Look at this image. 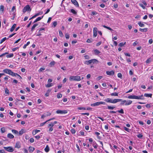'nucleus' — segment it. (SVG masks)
I'll return each instance as SVG.
<instances>
[{
  "instance_id": "6e6552de",
  "label": "nucleus",
  "mask_w": 153,
  "mask_h": 153,
  "mask_svg": "<svg viewBox=\"0 0 153 153\" xmlns=\"http://www.w3.org/2000/svg\"><path fill=\"white\" fill-rule=\"evenodd\" d=\"M106 73L107 74L110 76H113L114 74V72L113 71H107Z\"/></svg>"
},
{
  "instance_id": "412c9836",
  "label": "nucleus",
  "mask_w": 153,
  "mask_h": 153,
  "mask_svg": "<svg viewBox=\"0 0 153 153\" xmlns=\"http://www.w3.org/2000/svg\"><path fill=\"white\" fill-rule=\"evenodd\" d=\"M16 24H14L13 25L12 27H11V28L10 29V31L11 32H13L15 28L16 27Z\"/></svg>"
},
{
  "instance_id": "680f3d73",
  "label": "nucleus",
  "mask_w": 153,
  "mask_h": 153,
  "mask_svg": "<svg viewBox=\"0 0 153 153\" xmlns=\"http://www.w3.org/2000/svg\"><path fill=\"white\" fill-rule=\"evenodd\" d=\"M93 146L96 149L97 147V144H96V143H94L93 144Z\"/></svg>"
},
{
  "instance_id": "f8f14e48",
  "label": "nucleus",
  "mask_w": 153,
  "mask_h": 153,
  "mask_svg": "<svg viewBox=\"0 0 153 153\" xmlns=\"http://www.w3.org/2000/svg\"><path fill=\"white\" fill-rule=\"evenodd\" d=\"M15 147L18 149L20 148L21 147L20 142H17L16 143L15 145Z\"/></svg>"
},
{
  "instance_id": "4be33fe9",
  "label": "nucleus",
  "mask_w": 153,
  "mask_h": 153,
  "mask_svg": "<svg viewBox=\"0 0 153 153\" xmlns=\"http://www.w3.org/2000/svg\"><path fill=\"white\" fill-rule=\"evenodd\" d=\"M40 131V130H33L32 132V134L33 135H35L36 134V133H38Z\"/></svg>"
},
{
  "instance_id": "5701e85b",
  "label": "nucleus",
  "mask_w": 153,
  "mask_h": 153,
  "mask_svg": "<svg viewBox=\"0 0 153 153\" xmlns=\"http://www.w3.org/2000/svg\"><path fill=\"white\" fill-rule=\"evenodd\" d=\"M152 96V94H145L144 96L147 97H150L151 98Z\"/></svg>"
},
{
  "instance_id": "f3484780",
  "label": "nucleus",
  "mask_w": 153,
  "mask_h": 153,
  "mask_svg": "<svg viewBox=\"0 0 153 153\" xmlns=\"http://www.w3.org/2000/svg\"><path fill=\"white\" fill-rule=\"evenodd\" d=\"M92 63V59L89 60L88 61H85L84 62V64H85L88 65Z\"/></svg>"
},
{
  "instance_id": "864d4df0",
  "label": "nucleus",
  "mask_w": 153,
  "mask_h": 153,
  "mask_svg": "<svg viewBox=\"0 0 153 153\" xmlns=\"http://www.w3.org/2000/svg\"><path fill=\"white\" fill-rule=\"evenodd\" d=\"M62 97V95L61 94H58L57 95V97L58 98H60Z\"/></svg>"
},
{
  "instance_id": "e2e57ef3",
  "label": "nucleus",
  "mask_w": 153,
  "mask_h": 153,
  "mask_svg": "<svg viewBox=\"0 0 153 153\" xmlns=\"http://www.w3.org/2000/svg\"><path fill=\"white\" fill-rule=\"evenodd\" d=\"M137 136L140 138H142L143 137V135L140 134H139L137 135Z\"/></svg>"
},
{
  "instance_id": "c9c22d12",
  "label": "nucleus",
  "mask_w": 153,
  "mask_h": 153,
  "mask_svg": "<svg viewBox=\"0 0 153 153\" xmlns=\"http://www.w3.org/2000/svg\"><path fill=\"white\" fill-rule=\"evenodd\" d=\"M13 56V54L12 53H10L8 55H7L6 56V57L7 58H10L12 57Z\"/></svg>"
},
{
  "instance_id": "052dcab7",
  "label": "nucleus",
  "mask_w": 153,
  "mask_h": 153,
  "mask_svg": "<svg viewBox=\"0 0 153 153\" xmlns=\"http://www.w3.org/2000/svg\"><path fill=\"white\" fill-rule=\"evenodd\" d=\"M55 62L54 61H52L50 63V65H51V66H52V65H55Z\"/></svg>"
},
{
  "instance_id": "473e14b6",
  "label": "nucleus",
  "mask_w": 153,
  "mask_h": 153,
  "mask_svg": "<svg viewBox=\"0 0 153 153\" xmlns=\"http://www.w3.org/2000/svg\"><path fill=\"white\" fill-rule=\"evenodd\" d=\"M94 52L96 54H98L100 53V51L97 49L94 50Z\"/></svg>"
},
{
  "instance_id": "338daca9",
  "label": "nucleus",
  "mask_w": 153,
  "mask_h": 153,
  "mask_svg": "<svg viewBox=\"0 0 153 153\" xmlns=\"http://www.w3.org/2000/svg\"><path fill=\"white\" fill-rule=\"evenodd\" d=\"M34 139L33 138H30V141L31 143H33L34 142Z\"/></svg>"
},
{
  "instance_id": "c03bdc74",
  "label": "nucleus",
  "mask_w": 153,
  "mask_h": 153,
  "mask_svg": "<svg viewBox=\"0 0 153 153\" xmlns=\"http://www.w3.org/2000/svg\"><path fill=\"white\" fill-rule=\"evenodd\" d=\"M92 63H97L98 62V61L96 59H92Z\"/></svg>"
},
{
  "instance_id": "f03ea898",
  "label": "nucleus",
  "mask_w": 153,
  "mask_h": 153,
  "mask_svg": "<svg viewBox=\"0 0 153 153\" xmlns=\"http://www.w3.org/2000/svg\"><path fill=\"white\" fill-rule=\"evenodd\" d=\"M105 103L104 102H97L95 103H94L93 104H91V106H98L100 105L101 104H103L105 105Z\"/></svg>"
},
{
  "instance_id": "7ed1b4c3",
  "label": "nucleus",
  "mask_w": 153,
  "mask_h": 153,
  "mask_svg": "<svg viewBox=\"0 0 153 153\" xmlns=\"http://www.w3.org/2000/svg\"><path fill=\"white\" fill-rule=\"evenodd\" d=\"M3 72L4 73L7 74H8L12 76V74L13 73V72L10 69H5L3 70Z\"/></svg>"
},
{
  "instance_id": "393cba45",
  "label": "nucleus",
  "mask_w": 153,
  "mask_h": 153,
  "mask_svg": "<svg viewBox=\"0 0 153 153\" xmlns=\"http://www.w3.org/2000/svg\"><path fill=\"white\" fill-rule=\"evenodd\" d=\"M49 150H50L49 148L48 145H47L46 146V147L45 149V152H48L49 151Z\"/></svg>"
},
{
  "instance_id": "aec40b11",
  "label": "nucleus",
  "mask_w": 153,
  "mask_h": 153,
  "mask_svg": "<svg viewBox=\"0 0 153 153\" xmlns=\"http://www.w3.org/2000/svg\"><path fill=\"white\" fill-rule=\"evenodd\" d=\"M12 76H18L19 77H20V79H22V77L21 76L19 75L18 74L16 73H14L13 72L12 73Z\"/></svg>"
},
{
  "instance_id": "0e129e2a",
  "label": "nucleus",
  "mask_w": 153,
  "mask_h": 153,
  "mask_svg": "<svg viewBox=\"0 0 153 153\" xmlns=\"http://www.w3.org/2000/svg\"><path fill=\"white\" fill-rule=\"evenodd\" d=\"M53 25L54 27H55L57 25V22L56 21H54L53 23Z\"/></svg>"
},
{
  "instance_id": "f704fd0d",
  "label": "nucleus",
  "mask_w": 153,
  "mask_h": 153,
  "mask_svg": "<svg viewBox=\"0 0 153 153\" xmlns=\"http://www.w3.org/2000/svg\"><path fill=\"white\" fill-rule=\"evenodd\" d=\"M93 41L92 39H88L86 41V42L88 43H91Z\"/></svg>"
},
{
  "instance_id": "4468645a",
  "label": "nucleus",
  "mask_w": 153,
  "mask_h": 153,
  "mask_svg": "<svg viewBox=\"0 0 153 153\" xmlns=\"http://www.w3.org/2000/svg\"><path fill=\"white\" fill-rule=\"evenodd\" d=\"M43 16L41 17H38L34 21V22H33V23H35L38 21H40V20H41V19H42L43 17Z\"/></svg>"
},
{
  "instance_id": "2f4dec72",
  "label": "nucleus",
  "mask_w": 153,
  "mask_h": 153,
  "mask_svg": "<svg viewBox=\"0 0 153 153\" xmlns=\"http://www.w3.org/2000/svg\"><path fill=\"white\" fill-rule=\"evenodd\" d=\"M102 26L105 28H106V29H108L110 30H111V31H112V30H113L111 28H110V27H107L105 25H102Z\"/></svg>"
},
{
  "instance_id": "09e8293b",
  "label": "nucleus",
  "mask_w": 153,
  "mask_h": 153,
  "mask_svg": "<svg viewBox=\"0 0 153 153\" xmlns=\"http://www.w3.org/2000/svg\"><path fill=\"white\" fill-rule=\"evenodd\" d=\"M118 93L116 92H114V93H112L111 94V95L112 96H118Z\"/></svg>"
},
{
  "instance_id": "7c9ffc66",
  "label": "nucleus",
  "mask_w": 153,
  "mask_h": 153,
  "mask_svg": "<svg viewBox=\"0 0 153 153\" xmlns=\"http://www.w3.org/2000/svg\"><path fill=\"white\" fill-rule=\"evenodd\" d=\"M115 106H108L107 108L109 110H113L114 108H115Z\"/></svg>"
},
{
  "instance_id": "de8ad7c7",
  "label": "nucleus",
  "mask_w": 153,
  "mask_h": 153,
  "mask_svg": "<svg viewBox=\"0 0 153 153\" xmlns=\"http://www.w3.org/2000/svg\"><path fill=\"white\" fill-rule=\"evenodd\" d=\"M5 93L9 95V90L7 88H6L5 89Z\"/></svg>"
},
{
  "instance_id": "37998d69",
  "label": "nucleus",
  "mask_w": 153,
  "mask_h": 153,
  "mask_svg": "<svg viewBox=\"0 0 153 153\" xmlns=\"http://www.w3.org/2000/svg\"><path fill=\"white\" fill-rule=\"evenodd\" d=\"M0 10L1 11H2V12H3L4 9V7L2 5L0 6Z\"/></svg>"
},
{
  "instance_id": "cd10ccee",
  "label": "nucleus",
  "mask_w": 153,
  "mask_h": 153,
  "mask_svg": "<svg viewBox=\"0 0 153 153\" xmlns=\"http://www.w3.org/2000/svg\"><path fill=\"white\" fill-rule=\"evenodd\" d=\"M152 60V59L151 58H149L146 61V64H149L150 63Z\"/></svg>"
},
{
  "instance_id": "4d7b16f0",
  "label": "nucleus",
  "mask_w": 153,
  "mask_h": 153,
  "mask_svg": "<svg viewBox=\"0 0 153 153\" xmlns=\"http://www.w3.org/2000/svg\"><path fill=\"white\" fill-rule=\"evenodd\" d=\"M65 37L66 39H69L70 36L68 33H67L65 35Z\"/></svg>"
},
{
  "instance_id": "5fc2aeb1",
  "label": "nucleus",
  "mask_w": 153,
  "mask_h": 153,
  "mask_svg": "<svg viewBox=\"0 0 153 153\" xmlns=\"http://www.w3.org/2000/svg\"><path fill=\"white\" fill-rule=\"evenodd\" d=\"M8 53V52H6L4 53H3L2 54L0 55V57H1L4 56L5 55H6Z\"/></svg>"
},
{
  "instance_id": "a19ab883",
  "label": "nucleus",
  "mask_w": 153,
  "mask_h": 153,
  "mask_svg": "<svg viewBox=\"0 0 153 153\" xmlns=\"http://www.w3.org/2000/svg\"><path fill=\"white\" fill-rule=\"evenodd\" d=\"M1 131L2 133H4L6 131L5 128L4 127L1 128Z\"/></svg>"
},
{
  "instance_id": "13d9d810",
  "label": "nucleus",
  "mask_w": 153,
  "mask_h": 153,
  "mask_svg": "<svg viewBox=\"0 0 153 153\" xmlns=\"http://www.w3.org/2000/svg\"><path fill=\"white\" fill-rule=\"evenodd\" d=\"M78 109L79 110H86V109L84 107H78Z\"/></svg>"
},
{
  "instance_id": "774afa93",
  "label": "nucleus",
  "mask_w": 153,
  "mask_h": 153,
  "mask_svg": "<svg viewBox=\"0 0 153 153\" xmlns=\"http://www.w3.org/2000/svg\"><path fill=\"white\" fill-rule=\"evenodd\" d=\"M23 150L24 153H28L27 150L26 148L24 149Z\"/></svg>"
},
{
  "instance_id": "b1692460",
  "label": "nucleus",
  "mask_w": 153,
  "mask_h": 153,
  "mask_svg": "<svg viewBox=\"0 0 153 153\" xmlns=\"http://www.w3.org/2000/svg\"><path fill=\"white\" fill-rule=\"evenodd\" d=\"M143 95H142L140 96H137V97H136L137 99H141V100H144V98L143 97Z\"/></svg>"
},
{
  "instance_id": "1a4fd4ad",
  "label": "nucleus",
  "mask_w": 153,
  "mask_h": 153,
  "mask_svg": "<svg viewBox=\"0 0 153 153\" xmlns=\"http://www.w3.org/2000/svg\"><path fill=\"white\" fill-rule=\"evenodd\" d=\"M25 10L26 11H30L31 10V9L29 5H27L24 7V10Z\"/></svg>"
},
{
  "instance_id": "dca6fc26",
  "label": "nucleus",
  "mask_w": 153,
  "mask_h": 153,
  "mask_svg": "<svg viewBox=\"0 0 153 153\" xmlns=\"http://www.w3.org/2000/svg\"><path fill=\"white\" fill-rule=\"evenodd\" d=\"M132 102V101L131 100H128V101H126V102L125 105H130L131 104Z\"/></svg>"
},
{
  "instance_id": "58836bf2",
  "label": "nucleus",
  "mask_w": 153,
  "mask_h": 153,
  "mask_svg": "<svg viewBox=\"0 0 153 153\" xmlns=\"http://www.w3.org/2000/svg\"><path fill=\"white\" fill-rule=\"evenodd\" d=\"M71 12L73 14L76 15L77 14V12L73 9H71Z\"/></svg>"
},
{
  "instance_id": "c756f323",
  "label": "nucleus",
  "mask_w": 153,
  "mask_h": 153,
  "mask_svg": "<svg viewBox=\"0 0 153 153\" xmlns=\"http://www.w3.org/2000/svg\"><path fill=\"white\" fill-rule=\"evenodd\" d=\"M38 25V24H34L33 26H32L31 29V31H33V30L34 29L35 27L37 26Z\"/></svg>"
},
{
  "instance_id": "f257e3e1",
  "label": "nucleus",
  "mask_w": 153,
  "mask_h": 153,
  "mask_svg": "<svg viewBox=\"0 0 153 153\" xmlns=\"http://www.w3.org/2000/svg\"><path fill=\"white\" fill-rule=\"evenodd\" d=\"M80 77L79 76H71L69 78L70 81H77L80 80Z\"/></svg>"
},
{
  "instance_id": "603ef678",
  "label": "nucleus",
  "mask_w": 153,
  "mask_h": 153,
  "mask_svg": "<svg viewBox=\"0 0 153 153\" xmlns=\"http://www.w3.org/2000/svg\"><path fill=\"white\" fill-rule=\"evenodd\" d=\"M59 35L60 37H62L63 36V34L61 30L59 31Z\"/></svg>"
},
{
  "instance_id": "0eeeda50",
  "label": "nucleus",
  "mask_w": 153,
  "mask_h": 153,
  "mask_svg": "<svg viewBox=\"0 0 153 153\" xmlns=\"http://www.w3.org/2000/svg\"><path fill=\"white\" fill-rule=\"evenodd\" d=\"M122 101V99H114L113 100H112V103H116L117 102Z\"/></svg>"
},
{
  "instance_id": "e433bc0d",
  "label": "nucleus",
  "mask_w": 153,
  "mask_h": 153,
  "mask_svg": "<svg viewBox=\"0 0 153 153\" xmlns=\"http://www.w3.org/2000/svg\"><path fill=\"white\" fill-rule=\"evenodd\" d=\"M53 86V84L52 83H48L47 85H46L45 86L47 88H49Z\"/></svg>"
},
{
  "instance_id": "6ab92c4d",
  "label": "nucleus",
  "mask_w": 153,
  "mask_h": 153,
  "mask_svg": "<svg viewBox=\"0 0 153 153\" xmlns=\"http://www.w3.org/2000/svg\"><path fill=\"white\" fill-rule=\"evenodd\" d=\"M104 101L107 102H109L111 103L112 102V100L111 99L109 98H108L106 99H105Z\"/></svg>"
},
{
  "instance_id": "9b49d317",
  "label": "nucleus",
  "mask_w": 153,
  "mask_h": 153,
  "mask_svg": "<svg viewBox=\"0 0 153 153\" xmlns=\"http://www.w3.org/2000/svg\"><path fill=\"white\" fill-rule=\"evenodd\" d=\"M26 131L23 129H22L21 130L19 131V135H21L23 133H25Z\"/></svg>"
},
{
  "instance_id": "a18cd8bd",
  "label": "nucleus",
  "mask_w": 153,
  "mask_h": 153,
  "mask_svg": "<svg viewBox=\"0 0 153 153\" xmlns=\"http://www.w3.org/2000/svg\"><path fill=\"white\" fill-rule=\"evenodd\" d=\"M124 129L128 132H130V129L126 127H124Z\"/></svg>"
},
{
  "instance_id": "a211bd4d",
  "label": "nucleus",
  "mask_w": 153,
  "mask_h": 153,
  "mask_svg": "<svg viewBox=\"0 0 153 153\" xmlns=\"http://www.w3.org/2000/svg\"><path fill=\"white\" fill-rule=\"evenodd\" d=\"M35 150V148L31 146H30L29 148V150L30 152H33Z\"/></svg>"
},
{
  "instance_id": "4c0bfd02",
  "label": "nucleus",
  "mask_w": 153,
  "mask_h": 153,
  "mask_svg": "<svg viewBox=\"0 0 153 153\" xmlns=\"http://www.w3.org/2000/svg\"><path fill=\"white\" fill-rule=\"evenodd\" d=\"M126 44V42H125L124 43H123V42H121L118 45L119 46L121 47L124 46V45Z\"/></svg>"
},
{
  "instance_id": "6e6d98bb",
  "label": "nucleus",
  "mask_w": 153,
  "mask_h": 153,
  "mask_svg": "<svg viewBox=\"0 0 153 153\" xmlns=\"http://www.w3.org/2000/svg\"><path fill=\"white\" fill-rule=\"evenodd\" d=\"M121 102H122L120 103V105H123L126 102V100H122V101H121Z\"/></svg>"
},
{
  "instance_id": "9d476101",
  "label": "nucleus",
  "mask_w": 153,
  "mask_h": 153,
  "mask_svg": "<svg viewBox=\"0 0 153 153\" xmlns=\"http://www.w3.org/2000/svg\"><path fill=\"white\" fill-rule=\"evenodd\" d=\"M71 1L76 6H79V4L76 0H71Z\"/></svg>"
},
{
  "instance_id": "20e7f679",
  "label": "nucleus",
  "mask_w": 153,
  "mask_h": 153,
  "mask_svg": "<svg viewBox=\"0 0 153 153\" xmlns=\"http://www.w3.org/2000/svg\"><path fill=\"white\" fill-rule=\"evenodd\" d=\"M4 149L6 151L10 152H12L13 151L14 149L12 147L9 146L7 147H4Z\"/></svg>"
},
{
  "instance_id": "ea45409f",
  "label": "nucleus",
  "mask_w": 153,
  "mask_h": 153,
  "mask_svg": "<svg viewBox=\"0 0 153 153\" xmlns=\"http://www.w3.org/2000/svg\"><path fill=\"white\" fill-rule=\"evenodd\" d=\"M8 39V38H7V39ZM6 39H7V38L6 37H4L3 39H2L0 41V43L1 44L2 43L4 42Z\"/></svg>"
},
{
  "instance_id": "bb28decb",
  "label": "nucleus",
  "mask_w": 153,
  "mask_h": 153,
  "mask_svg": "<svg viewBox=\"0 0 153 153\" xmlns=\"http://www.w3.org/2000/svg\"><path fill=\"white\" fill-rule=\"evenodd\" d=\"M44 114L45 117H46L50 116L51 115V113L48 112L46 113H45Z\"/></svg>"
},
{
  "instance_id": "2eb2a0df",
  "label": "nucleus",
  "mask_w": 153,
  "mask_h": 153,
  "mask_svg": "<svg viewBox=\"0 0 153 153\" xmlns=\"http://www.w3.org/2000/svg\"><path fill=\"white\" fill-rule=\"evenodd\" d=\"M7 137L10 139H12L14 137V136L11 133L8 134L7 135Z\"/></svg>"
},
{
  "instance_id": "c85d7f7f",
  "label": "nucleus",
  "mask_w": 153,
  "mask_h": 153,
  "mask_svg": "<svg viewBox=\"0 0 153 153\" xmlns=\"http://www.w3.org/2000/svg\"><path fill=\"white\" fill-rule=\"evenodd\" d=\"M139 30L142 32H146L148 30L147 28H145L144 29L140 28Z\"/></svg>"
},
{
  "instance_id": "49530a36",
  "label": "nucleus",
  "mask_w": 153,
  "mask_h": 153,
  "mask_svg": "<svg viewBox=\"0 0 153 153\" xmlns=\"http://www.w3.org/2000/svg\"><path fill=\"white\" fill-rule=\"evenodd\" d=\"M117 111L119 113H121V114H123L124 113L123 110V109H121L120 110H118V111Z\"/></svg>"
},
{
  "instance_id": "ddd939ff",
  "label": "nucleus",
  "mask_w": 153,
  "mask_h": 153,
  "mask_svg": "<svg viewBox=\"0 0 153 153\" xmlns=\"http://www.w3.org/2000/svg\"><path fill=\"white\" fill-rule=\"evenodd\" d=\"M137 96L136 95H130L128 97V98L131 99H136Z\"/></svg>"
},
{
  "instance_id": "423d86ee",
  "label": "nucleus",
  "mask_w": 153,
  "mask_h": 153,
  "mask_svg": "<svg viewBox=\"0 0 153 153\" xmlns=\"http://www.w3.org/2000/svg\"><path fill=\"white\" fill-rule=\"evenodd\" d=\"M97 27H95L94 28L93 36L94 37H95L97 36Z\"/></svg>"
},
{
  "instance_id": "8fccbe9b",
  "label": "nucleus",
  "mask_w": 153,
  "mask_h": 153,
  "mask_svg": "<svg viewBox=\"0 0 153 153\" xmlns=\"http://www.w3.org/2000/svg\"><path fill=\"white\" fill-rule=\"evenodd\" d=\"M71 132L72 134H74L76 132V131L74 128H72L71 130Z\"/></svg>"
},
{
  "instance_id": "72a5a7b5",
  "label": "nucleus",
  "mask_w": 153,
  "mask_h": 153,
  "mask_svg": "<svg viewBox=\"0 0 153 153\" xmlns=\"http://www.w3.org/2000/svg\"><path fill=\"white\" fill-rule=\"evenodd\" d=\"M138 24L139 25V26L141 27H143L145 25L143 24L142 23L140 22H138Z\"/></svg>"
},
{
  "instance_id": "a878e982",
  "label": "nucleus",
  "mask_w": 153,
  "mask_h": 153,
  "mask_svg": "<svg viewBox=\"0 0 153 153\" xmlns=\"http://www.w3.org/2000/svg\"><path fill=\"white\" fill-rule=\"evenodd\" d=\"M51 90L48 89L47 91V93L45 94V96L46 97H48L49 95V94L51 92Z\"/></svg>"
},
{
  "instance_id": "bf43d9fd",
  "label": "nucleus",
  "mask_w": 153,
  "mask_h": 153,
  "mask_svg": "<svg viewBox=\"0 0 153 153\" xmlns=\"http://www.w3.org/2000/svg\"><path fill=\"white\" fill-rule=\"evenodd\" d=\"M42 13H43L42 12H39L38 13L36 14V15L37 16H38L39 15L42 14Z\"/></svg>"
},
{
  "instance_id": "69168bd1",
  "label": "nucleus",
  "mask_w": 153,
  "mask_h": 153,
  "mask_svg": "<svg viewBox=\"0 0 153 153\" xmlns=\"http://www.w3.org/2000/svg\"><path fill=\"white\" fill-rule=\"evenodd\" d=\"M54 126V124L53 123H50L48 124V127L51 126V127H52Z\"/></svg>"
},
{
  "instance_id": "3c124183",
  "label": "nucleus",
  "mask_w": 153,
  "mask_h": 153,
  "mask_svg": "<svg viewBox=\"0 0 153 153\" xmlns=\"http://www.w3.org/2000/svg\"><path fill=\"white\" fill-rule=\"evenodd\" d=\"M117 76L118 77L122 79V75L121 73H118L117 74Z\"/></svg>"
},
{
  "instance_id": "79ce46f5",
  "label": "nucleus",
  "mask_w": 153,
  "mask_h": 153,
  "mask_svg": "<svg viewBox=\"0 0 153 153\" xmlns=\"http://www.w3.org/2000/svg\"><path fill=\"white\" fill-rule=\"evenodd\" d=\"M12 131L14 134H18V131L16 130L12 129Z\"/></svg>"
},
{
  "instance_id": "39448f33",
  "label": "nucleus",
  "mask_w": 153,
  "mask_h": 153,
  "mask_svg": "<svg viewBox=\"0 0 153 153\" xmlns=\"http://www.w3.org/2000/svg\"><path fill=\"white\" fill-rule=\"evenodd\" d=\"M68 112L67 110H58L56 111V113L58 114H66Z\"/></svg>"
}]
</instances>
